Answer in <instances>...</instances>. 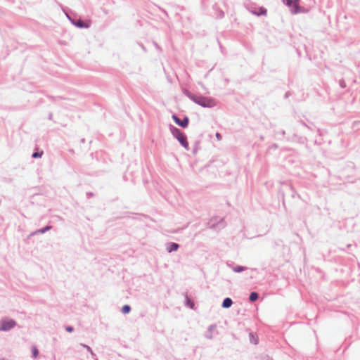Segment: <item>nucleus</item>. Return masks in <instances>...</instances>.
Here are the masks:
<instances>
[{"mask_svg":"<svg viewBox=\"0 0 360 360\" xmlns=\"http://www.w3.org/2000/svg\"><path fill=\"white\" fill-rule=\"evenodd\" d=\"M183 94L195 103L202 108H212L217 105L216 100L212 97L204 96L202 95H195L187 89H183Z\"/></svg>","mask_w":360,"mask_h":360,"instance_id":"f257e3e1","label":"nucleus"},{"mask_svg":"<svg viewBox=\"0 0 360 360\" xmlns=\"http://www.w3.org/2000/svg\"><path fill=\"white\" fill-rule=\"evenodd\" d=\"M169 130L172 136L179 142L181 146L184 147L185 150H189V144L185 133L172 124L169 125Z\"/></svg>","mask_w":360,"mask_h":360,"instance_id":"f03ea898","label":"nucleus"},{"mask_svg":"<svg viewBox=\"0 0 360 360\" xmlns=\"http://www.w3.org/2000/svg\"><path fill=\"white\" fill-rule=\"evenodd\" d=\"M65 15L71 23L78 28H89L91 26L90 20H84L72 12H65Z\"/></svg>","mask_w":360,"mask_h":360,"instance_id":"7ed1b4c3","label":"nucleus"},{"mask_svg":"<svg viewBox=\"0 0 360 360\" xmlns=\"http://www.w3.org/2000/svg\"><path fill=\"white\" fill-rule=\"evenodd\" d=\"M300 0H281V1L289 8L290 13L293 15L304 12V8L300 5Z\"/></svg>","mask_w":360,"mask_h":360,"instance_id":"20e7f679","label":"nucleus"},{"mask_svg":"<svg viewBox=\"0 0 360 360\" xmlns=\"http://www.w3.org/2000/svg\"><path fill=\"white\" fill-rule=\"evenodd\" d=\"M17 325V322L8 316H4L0 320V331L8 332Z\"/></svg>","mask_w":360,"mask_h":360,"instance_id":"39448f33","label":"nucleus"},{"mask_svg":"<svg viewBox=\"0 0 360 360\" xmlns=\"http://www.w3.org/2000/svg\"><path fill=\"white\" fill-rule=\"evenodd\" d=\"M172 118L175 122L176 124L179 126L180 127L185 129L187 128L189 124V117L187 115H184V118L181 120L178 115L176 114H173L172 115Z\"/></svg>","mask_w":360,"mask_h":360,"instance_id":"423d86ee","label":"nucleus"},{"mask_svg":"<svg viewBox=\"0 0 360 360\" xmlns=\"http://www.w3.org/2000/svg\"><path fill=\"white\" fill-rule=\"evenodd\" d=\"M215 219H211L208 222V225L210 229H223L226 226V223L224 219H219L217 222L215 221Z\"/></svg>","mask_w":360,"mask_h":360,"instance_id":"0eeeda50","label":"nucleus"},{"mask_svg":"<svg viewBox=\"0 0 360 360\" xmlns=\"http://www.w3.org/2000/svg\"><path fill=\"white\" fill-rule=\"evenodd\" d=\"M52 228H53L52 226L46 225V226H44V227H43L41 229H37V230L30 233L29 237L33 236L39 234V233H41V234L45 233L46 232L51 230Z\"/></svg>","mask_w":360,"mask_h":360,"instance_id":"6e6552de","label":"nucleus"},{"mask_svg":"<svg viewBox=\"0 0 360 360\" xmlns=\"http://www.w3.org/2000/svg\"><path fill=\"white\" fill-rule=\"evenodd\" d=\"M179 248V244H178L176 243L170 242V243H168L166 244V250L169 253H171L172 252H175V251L178 250Z\"/></svg>","mask_w":360,"mask_h":360,"instance_id":"1a4fd4ad","label":"nucleus"},{"mask_svg":"<svg viewBox=\"0 0 360 360\" xmlns=\"http://www.w3.org/2000/svg\"><path fill=\"white\" fill-rule=\"evenodd\" d=\"M233 303V302L231 300V298L226 297L224 299V300L221 303V307L224 309H229L232 306Z\"/></svg>","mask_w":360,"mask_h":360,"instance_id":"9d476101","label":"nucleus"},{"mask_svg":"<svg viewBox=\"0 0 360 360\" xmlns=\"http://www.w3.org/2000/svg\"><path fill=\"white\" fill-rule=\"evenodd\" d=\"M216 328H217L216 324H211L210 326H209V327L207 328L208 333L205 335V337L209 340L212 339L213 336H212V333L214 329H216Z\"/></svg>","mask_w":360,"mask_h":360,"instance_id":"9b49d317","label":"nucleus"},{"mask_svg":"<svg viewBox=\"0 0 360 360\" xmlns=\"http://www.w3.org/2000/svg\"><path fill=\"white\" fill-rule=\"evenodd\" d=\"M185 304L186 307H189L190 309H193L195 308V303L193 300H192L186 294L185 296Z\"/></svg>","mask_w":360,"mask_h":360,"instance_id":"f8f14e48","label":"nucleus"},{"mask_svg":"<svg viewBox=\"0 0 360 360\" xmlns=\"http://www.w3.org/2000/svg\"><path fill=\"white\" fill-rule=\"evenodd\" d=\"M249 338H250V342L252 344H254V345L258 344L259 339H258V336L256 334L253 333L252 332H250L249 333Z\"/></svg>","mask_w":360,"mask_h":360,"instance_id":"ddd939ff","label":"nucleus"},{"mask_svg":"<svg viewBox=\"0 0 360 360\" xmlns=\"http://www.w3.org/2000/svg\"><path fill=\"white\" fill-rule=\"evenodd\" d=\"M259 299V294L255 291H252L250 293L249 300L251 302H254Z\"/></svg>","mask_w":360,"mask_h":360,"instance_id":"4468645a","label":"nucleus"},{"mask_svg":"<svg viewBox=\"0 0 360 360\" xmlns=\"http://www.w3.org/2000/svg\"><path fill=\"white\" fill-rule=\"evenodd\" d=\"M252 13L257 16L266 15L267 13V10L264 7L262 6L259 8V12L252 11Z\"/></svg>","mask_w":360,"mask_h":360,"instance_id":"2eb2a0df","label":"nucleus"},{"mask_svg":"<svg viewBox=\"0 0 360 360\" xmlns=\"http://www.w3.org/2000/svg\"><path fill=\"white\" fill-rule=\"evenodd\" d=\"M31 352H32V357L33 359H37L39 356V350L37 349V347L36 346H32V348H31Z\"/></svg>","mask_w":360,"mask_h":360,"instance_id":"dca6fc26","label":"nucleus"},{"mask_svg":"<svg viewBox=\"0 0 360 360\" xmlns=\"http://www.w3.org/2000/svg\"><path fill=\"white\" fill-rule=\"evenodd\" d=\"M131 308L130 305H129V304H124V306H122V307L121 309V311L124 314H129L131 311Z\"/></svg>","mask_w":360,"mask_h":360,"instance_id":"f3484780","label":"nucleus"},{"mask_svg":"<svg viewBox=\"0 0 360 360\" xmlns=\"http://www.w3.org/2000/svg\"><path fill=\"white\" fill-rule=\"evenodd\" d=\"M246 269H247V267H245V266L238 265V266L233 267L232 269L236 273H240V272L243 271L244 270H245Z\"/></svg>","mask_w":360,"mask_h":360,"instance_id":"a211bd4d","label":"nucleus"},{"mask_svg":"<svg viewBox=\"0 0 360 360\" xmlns=\"http://www.w3.org/2000/svg\"><path fill=\"white\" fill-rule=\"evenodd\" d=\"M43 154H44V152L42 150H40V151L37 150L32 153V158H34V159L39 158H41Z\"/></svg>","mask_w":360,"mask_h":360,"instance_id":"6ab92c4d","label":"nucleus"},{"mask_svg":"<svg viewBox=\"0 0 360 360\" xmlns=\"http://www.w3.org/2000/svg\"><path fill=\"white\" fill-rule=\"evenodd\" d=\"M200 142L195 141L193 148V154L195 155L200 149Z\"/></svg>","mask_w":360,"mask_h":360,"instance_id":"aec40b11","label":"nucleus"},{"mask_svg":"<svg viewBox=\"0 0 360 360\" xmlns=\"http://www.w3.org/2000/svg\"><path fill=\"white\" fill-rule=\"evenodd\" d=\"M81 346H82V347L85 348V349H86V350H87L89 352H90L91 354H94L93 351H92V349H91L89 346H88V345H85V344H81Z\"/></svg>","mask_w":360,"mask_h":360,"instance_id":"412c9836","label":"nucleus"},{"mask_svg":"<svg viewBox=\"0 0 360 360\" xmlns=\"http://www.w3.org/2000/svg\"><path fill=\"white\" fill-rule=\"evenodd\" d=\"M339 85L342 88V89H345L346 88L347 85H346V83L345 82V80L343 79H340L339 81Z\"/></svg>","mask_w":360,"mask_h":360,"instance_id":"4be33fe9","label":"nucleus"},{"mask_svg":"<svg viewBox=\"0 0 360 360\" xmlns=\"http://www.w3.org/2000/svg\"><path fill=\"white\" fill-rule=\"evenodd\" d=\"M219 18H223L224 17V12L221 10L218 9V16Z\"/></svg>","mask_w":360,"mask_h":360,"instance_id":"5701e85b","label":"nucleus"},{"mask_svg":"<svg viewBox=\"0 0 360 360\" xmlns=\"http://www.w3.org/2000/svg\"><path fill=\"white\" fill-rule=\"evenodd\" d=\"M65 330L68 333H72L74 331V328L71 326H68L65 327Z\"/></svg>","mask_w":360,"mask_h":360,"instance_id":"b1692460","label":"nucleus"},{"mask_svg":"<svg viewBox=\"0 0 360 360\" xmlns=\"http://www.w3.org/2000/svg\"><path fill=\"white\" fill-rule=\"evenodd\" d=\"M86 195L89 198L94 196V193L92 192H86Z\"/></svg>","mask_w":360,"mask_h":360,"instance_id":"393cba45","label":"nucleus"},{"mask_svg":"<svg viewBox=\"0 0 360 360\" xmlns=\"http://www.w3.org/2000/svg\"><path fill=\"white\" fill-rule=\"evenodd\" d=\"M215 136H216V138L217 139V140H221V135L220 133L217 132Z\"/></svg>","mask_w":360,"mask_h":360,"instance_id":"a878e982","label":"nucleus"},{"mask_svg":"<svg viewBox=\"0 0 360 360\" xmlns=\"http://www.w3.org/2000/svg\"><path fill=\"white\" fill-rule=\"evenodd\" d=\"M48 118L49 120H53V113L52 112H49Z\"/></svg>","mask_w":360,"mask_h":360,"instance_id":"bb28decb","label":"nucleus"},{"mask_svg":"<svg viewBox=\"0 0 360 360\" xmlns=\"http://www.w3.org/2000/svg\"><path fill=\"white\" fill-rule=\"evenodd\" d=\"M278 133L281 134L283 136H284L285 134V131L284 130H281V131H279Z\"/></svg>","mask_w":360,"mask_h":360,"instance_id":"cd10ccee","label":"nucleus"},{"mask_svg":"<svg viewBox=\"0 0 360 360\" xmlns=\"http://www.w3.org/2000/svg\"><path fill=\"white\" fill-rule=\"evenodd\" d=\"M295 195H297L300 198V195H299V194H297V193H293V194H292V198H295Z\"/></svg>","mask_w":360,"mask_h":360,"instance_id":"c85d7f7f","label":"nucleus"},{"mask_svg":"<svg viewBox=\"0 0 360 360\" xmlns=\"http://www.w3.org/2000/svg\"><path fill=\"white\" fill-rule=\"evenodd\" d=\"M273 147L276 148H278V146H277V144L274 143V144L273 145Z\"/></svg>","mask_w":360,"mask_h":360,"instance_id":"c756f323","label":"nucleus"},{"mask_svg":"<svg viewBox=\"0 0 360 360\" xmlns=\"http://www.w3.org/2000/svg\"><path fill=\"white\" fill-rule=\"evenodd\" d=\"M285 98H288V92H287V93L285 94Z\"/></svg>","mask_w":360,"mask_h":360,"instance_id":"7c9ffc66","label":"nucleus"},{"mask_svg":"<svg viewBox=\"0 0 360 360\" xmlns=\"http://www.w3.org/2000/svg\"><path fill=\"white\" fill-rule=\"evenodd\" d=\"M155 47L160 49V47L158 46V45L156 43H155Z\"/></svg>","mask_w":360,"mask_h":360,"instance_id":"2f4dec72","label":"nucleus"},{"mask_svg":"<svg viewBox=\"0 0 360 360\" xmlns=\"http://www.w3.org/2000/svg\"><path fill=\"white\" fill-rule=\"evenodd\" d=\"M81 141H82V143H84V139H82L81 140Z\"/></svg>","mask_w":360,"mask_h":360,"instance_id":"473e14b6","label":"nucleus"},{"mask_svg":"<svg viewBox=\"0 0 360 360\" xmlns=\"http://www.w3.org/2000/svg\"><path fill=\"white\" fill-rule=\"evenodd\" d=\"M0 360H6L4 358H1Z\"/></svg>","mask_w":360,"mask_h":360,"instance_id":"72a5a7b5","label":"nucleus"}]
</instances>
